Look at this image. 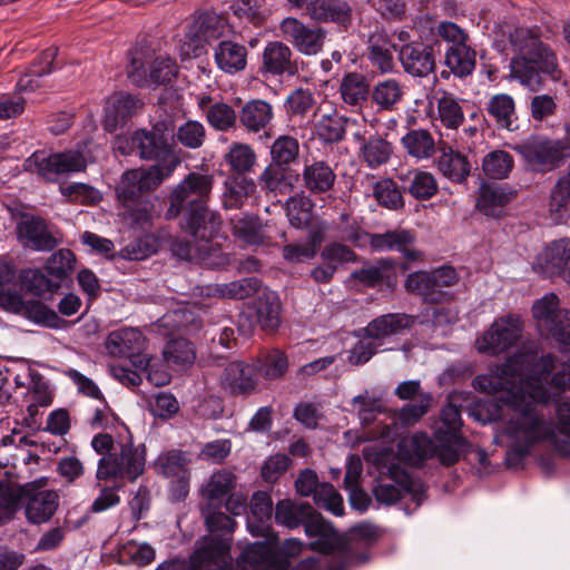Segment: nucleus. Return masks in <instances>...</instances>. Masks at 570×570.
<instances>
[{"label":"nucleus","instance_id":"37998d69","mask_svg":"<svg viewBox=\"0 0 570 570\" xmlns=\"http://www.w3.org/2000/svg\"><path fill=\"white\" fill-rule=\"evenodd\" d=\"M442 426L435 432L439 441H453L458 446H468V440L460 434L462 428L460 406L449 402L441 411Z\"/></svg>","mask_w":570,"mask_h":570},{"label":"nucleus","instance_id":"423d86ee","mask_svg":"<svg viewBox=\"0 0 570 570\" xmlns=\"http://www.w3.org/2000/svg\"><path fill=\"white\" fill-rule=\"evenodd\" d=\"M126 72L134 86L155 89L171 86L178 76V66L170 58L157 57L150 41L142 38L129 51Z\"/></svg>","mask_w":570,"mask_h":570},{"label":"nucleus","instance_id":"a211bd4d","mask_svg":"<svg viewBox=\"0 0 570 570\" xmlns=\"http://www.w3.org/2000/svg\"><path fill=\"white\" fill-rule=\"evenodd\" d=\"M285 38L302 53L317 55L324 46L326 31L323 28H309L296 18H285L281 23Z\"/></svg>","mask_w":570,"mask_h":570},{"label":"nucleus","instance_id":"052dcab7","mask_svg":"<svg viewBox=\"0 0 570 570\" xmlns=\"http://www.w3.org/2000/svg\"><path fill=\"white\" fill-rule=\"evenodd\" d=\"M289 363L285 352L273 348L266 352L256 365L257 375L259 374L267 381H275L282 379L287 370Z\"/></svg>","mask_w":570,"mask_h":570},{"label":"nucleus","instance_id":"a18cd8bd","mask_svg":"<svg viewBox=\"0 0 570 570\" xmlns=\"http://www.w3.org/2000/svg\"><path fill=\"white\" fill-rule=\"evenodd\" d=\"M400 179L403 181V190L417 200H429L438 194L436 179L428 171L413 170Z\"/></svg>","mask_w":570,"mask_h":570},{"label":"nucleus","instance_id":"ddd939ff","mask_svg":"<svg viewBox=\"0 0 570 570\" xmlns=\"http://www.w3.org/2000/svg\"><path fill=\"white\" fill-rule=\"evenodd\" d=\"M16 235L19 244L23 248L37 252H51L59 242L45 218L39 215L21 213L16 225Z\"/></svg>","mask_w":570,"mask_h":570},{"label":"nucleus","instance_id":"dca6fc26","mask_svg":"<svg viewBox=\"0 0 570 570\" xmlns=\"http://www.w3.org/2000/svg\"><path fill=\"white\" fill-rule=\"evenodd\" d=\"M521 333L522 324L518 317H501L478 341L479 351L490 355L503 353L518 342Z\"/></svg>","mask_w":570,"mask_h":570},{"label":"nucleus","instance_id":"2f4dec72","mask_svg":"<svg viewBox=\"0 0 570 570\" xmlns=\"http://www.w3.org/2000/svg\"><path fill=\"white\" fill-rule=\"evenodd\" d=\"M273 117L272 105L263 99H252L245 102L238 111L239 125L248 132L254 134L264 130Z\"/></svg>","mask_w":570,"mask_h":570},{"label":"nucleus","instance_id":"f3484780","mask_svg":"<svg viewBox=\"0 0 570 570\" xmlns=\"http://www.w3.org/2000/svg\"><path fill=\"white\" fill-rule=\"evenodd\" d=\"M142 107L144 102L137 96L126 91L114 92L104 108L102 128L109 134L124 128Z\"/></svg>","mask_w":570,"mask_h":570},{"label":"nucleus","instance_id":"0e129e2a","mask_svg":"<svg viewBox=\"0 0 570 570\" xmlns=\"http://www.w3.org/2000/svg\"><path fill=\"white\" fill-rule=\"evenodd\" d=\"M76 267V256L67 248L53 253L46 262L45 271L53 279L61 282L69 277Z\"/></svg>","mask_w":570,"mask_h":570},{"label":"nucleus","instance_id":"6e6d98bb","mask_svg":"<svg viewBox=\"0 0 570 570\" xmlns=\"http://www.w3.org/2000/svg\"><path fill=\"white\" fill-rule=\"evenodd\" d=\"M229 9L240 23H248L254 27H262L269 14V11L259 0H235Z\"/></svg>","mask_w":570,"mask_h":570},{"label":"nucleus","instance_id":"f704fd0d","mask_svg":"<svg viewBox=\"0 0 570 570\" xmlns=\"http://www.w3.org/2000/svg\"><path fill=\"white\" fill-rule=\"evenodd\" d=\"M488 117L495 124L498 129L512 131L517 129L513 126L517 120L515 101L508 94L493 95L485 106Z\"/></svg>","mask_w":570,"mask_h":570},{"label":"nucleus","instance_id":"39448f33","mask_svg":"<svg viewBox=\"0 0 570 570\" xmlns=\"http://www.w3.org/2000/svg\"><path fill=\"white\" fill-rule=\"evenodd\" d=\"M299 141L289 135L278 136L271 146V163L258 177L261 189L274 195L292 193L301 180Z\"/></svg>","mask_w":570,"mask_h":570},{"label":"nucleus","instance_id":"c756f323","mask_svg":"<svg viewBox=\"0 0 570 570\" xmlns=\"http://www.w3.org/2000/svg\"><path fill=\"white\" fill-rule=\"evenodd\" d=\"M247 48L233 40H222L214 49L217 67L226 73H237L247 66Z\"/></svg>","mask_w":570,"mask_h":570},{"label":"nucleus","instance_id":"3c124183","mask_svg":"<svg viewBox=\"0 0 570 570\" xmlns=\"http://www.w3.org/2000/svg\"><path fill=\"white\" fill-rule=\"evenodd\" d=\"M28 490H32V483L19 485L7 473L0 475V509L8 513L17 512L23 504Z\"/></svg>","mask_w":570,"mask_h":570},{"label":"nucleus","instance_id":"20e7f679","mask_svg":"<svg viewBox=\"0 0 570 570\" xmlns=\"http://www.w3.org/2000/svg\"><path fill=\"white\" fill-rule=\"evenodd\" d=\"M114 439L108 433H99L91 440L92 449L101 454L96 478L99 481L127 480L135 482L145 471L146 448L134 445L132 441L120 444V451H114Z\"/></svg>","mask_w":570,"mask_h":570},{"label":"nucleus","instance_id":"ea45409f","mask_svg":"<svg viewBox=\"0 0 570 570\" xmlns=\"http://www.w3.org/2000/svg\"><path fill=\"white\" fill-rule=\"evenodd\" d=\"M160 326L173 332L190 334L202 327V318L193 306L183 305L168 311L160 320Z\"/></svg>","mask_w":570,"mask_h":570},{"label":"nucleus","instance_id":"c9c22d12","mask_svg":"<svg viewBox=\"0 0 570 570\" xmlns=\"http://www.w3.org/2000/svg\"><path fill=\"white\" fill-rule=\"evenodd\" d=\"M324 242V232L314 228L308 232L304 243H289L283 246V258L289 264H299L313 259Z\"/></svg>","mask_w":570,"mask_h":570},{"label":"nucleus","instance_id":"c03bdc74","mask_svg":"<svg viewBox=\"0 0 570 570\" xmlns=\"http://www.w3.org/2000/svg\"><path fill=\"white\" fill-rule=\"evenodd\" d=\"M541 29L534 27H517L509 32V43L514 52L513 57H527L532 55L543 45Z\"/></svg>","mask_w":570,"mask_h":570},{"label":"nucleus","instance_id":"9b49d317","mask_svg":"<svg viewBox=\"0 0 570 570\" xmlns=\"http://www.w3.org/2000/svg\"><path fill=\"white\" fill-rule=\"evenodd\" d=\"M218 386L228 397L247 399L258 386L256 365L245 361H230L218 375Z\"/></svg>","mask_w":570,"mask_h":570},{"label":"nucleus","instance_id":"8fccbe9b","mask_svg":"<svg viewBox=\"0 0 570 570\" xmlns=\"http://www.w3.org/2000/svg\"><path fill=\"white\" fill-rule=\"evenodd\" d=\"M21 286L35 296L42 297L47 293H55L60 284L53 281L47 272L39 268H24L18 274Z\"/></svg>","mask_w":570,"mask_h":570},{"label":"nucleus","instance_id":"603ef678","mask_svg":"<svg viewBox=\"0 0 570 570\" xmlns=\"http://www.w3.org/2000/svg\"><path fill=\"white\" fill-rule=\"evenodd\" d=\"M256 189L253 179L245 176L229 177L225 181V191L223 194V204L225 208L238 209L243 206L244 202Z\"/></svg>","mask_w":570,"mask_h":570},{"label":"nucleus","instance_id":"f8f14e48","mask_svg":"<svg viewBox=\"0 0 570 570\" xmlns=\"http://www.w3.org/2000/svg\"><path fill=\"white\" fill-rule=\"evenodd\" d=\"M165 180L156 170L153 173L146 169L126 170L116 186V198L120 207L149 199L151 198L149 193L158 188Z\"/></svg>","mask_w":570,"mask_h":570},{"label":"nucleus","instance_id":"412c9836","mask_svg":"<svg viewBox=\"0 0 570 570\" xmlns=\"http://www.w3.org/2000/svg\"><path fill=\"white\" fill-rule=\"evenodd\" d=\"M415 239L412 230L397 228L371 236V248L375 252H399L404 258L403 262L410 265V262H416L423 257V254L413 247Z\"/></svg>","mask_w":570,"mask_h":570},{"label":"nucleus","instance_id":"e2e57ef3","mask_svg":"<svg viewBox=\"0 0 570 570\" xmlns=\"http://www.w3.org/2000/svg\"><path fill=\"white\" fill-rule=\"evenodd\" d=\"M235 475L232 472L214 473L204 489V495L210 505H220L223 499L235 488Z\"/></svg>","mask_w":570,"mask_h":570},{"label":"nucleus","instance_id":"4d7b16f0","mask_svg":"<svg viewBox=\"0 0 570 570\" xmlns=\"http://www.w3.org/2000/svg\"><path fill=\"white\" fill-rule=\"evenodd\" d=\"M256 318L265 332H275L281 324V302L275 295L259 296L256 302Z\"/></svg>","mask_w":570,"mask_h":570},{"label":"nucleus","instance_id":"4c0bfd02","mask_svg":"<svg viewBox=\"0 0 570 570\" xmlns=\"http://www.w3.org/2000/svg\"><path fill=\"white\" fill-rule=\"evenodd\" d=\"M311 510L312 504L308 502L282 499L275 505V522L291 530L297 529L303 527Z\"/></svg>","mask_w":570,"mask_h":570},{"label":"nucleus","instance_id":"5701e85b","mask_svg":"<svg viewBox=\"0 0 570 570\" xmlns=\"http://www.w3.org/2000/svg\"><path fill=\"white\" fill-rule=\"evenodd\" d=\"M28 490L23 504L26 517L33 524H41L51 519L59 505V495L53 490H40L36 482Z\"/></svg>","mask_w":570,"mask_h":570},{"label":"nucleus","instance_id":"5fc2aeb1","mask_svg":"<svg viewBox=\"0 0 570 570\" xmlns=\"http://www.w3.org/2000/svg\"><path fill=\"white\" fill-rule=\"evenodd\" d=\"M314 203L303 191L291 196L286 202V214L295 228H306L313 220Z\"/></svg>","mask_w":570,"mask_h":570},{"label":"nucleus","instance_id":"aec40b11","mask_svg":"<svg viewBox=\"0 0 570 570\" xmlns=\"http://www.w3.org/2000/svg\"><path fill=\"white\" fill-rule=\"evenodd\" d=\"M259 72L274 77H294L299 72L298 61L293 58V51L286 43L269 41L262 53Z\"/></svg>","mask_w":570,"mask_h":570},{"label":"nucleus","instance_id":"69168bd1","mask_svg":"<svg viewBox=\"0 0 570 570\" xmlns=\"http://www.w3.org/2000/svg\"><path fill=\"white\" fill-rule=\"evenodd\" d=\"M21 315L36 324L50 328H60L66 323L52 308L37 299L27 301Z\"/></svg>","mask_w":570,"mask_h":570},{"label":"nucleus","instance_id":"4468645a","mask_svg":"<svg viewBox=\"0 0 570 570\" xmlns=\"http://www.w3.org/2000/svg\"><path fill=\"white\" fill-rule=\"evenodd\" d=\"M303 528L307 537L318 538L309 543V548L312 550L320 551L324 554H332L336 549H347L346 538L341 535L332 522L325 520L313 505L311 513L306 517Z\"/></svg>","mask_w":570,"mask_h":570},{"label":"nucleus","instance_id":"bf43d9fd","mask_svg":"<svg viewBox=\"0 0 570 570\" xmlns=\"http://www.w3.org/2000/svg\"><path fill=\"white\" fill-rule=\"evenodd\" d=\"M405 193L402 186H397L392 178H384L375 183L373 196L382 207L391 210H400L405 206L403 198Z\"/></svg>","mask_w":570,"mask_h":570},{"label":"nucleus","instance_id":"4be33fe9","mask_svg":"<svg viewBox=\"0 0 570 570\" xmlns=\"http://www.w3.org/2000/svg\"><path fill=\"white\" fill-rule=\"evenodd\" d=\"M518 196V190L508 185H493L482 183L475 207L487 217L500 219L505 216V207Z\"/></svg>","mask_w":570,"mask_h":570},{"label":"nucleus","instance_id":"f257e3e1","mask_svg":"<svg viewBox=\"0 0 570 570\" xmlns=\"http://www.w3.org/2000/svg\"><path fill=\"white\" fill-rule=\"evenodd\" d=\"M556 368V358L549 353L538 356L535 352H519L500 365L494 373L476 375L472 386L482 393H503L501 401L513 409L521 407L524 393L521 383L531 387V397L535 402L548 404L554 394L544 385Z\"/></svg>","mask_w":570,"mask_h":570},{"label":"nucleus","instance_id":"338daca9","mask_svg":"<svg viewBox=\"0 0 570 570\" xmlns=\"http://www.w3.org/2000/svg\"><path fill=\"white\" fill-rule=\"evenodd\" d=\"M163 356L168 364L177 365L193 364L196 358L193 343L181 336L168 340Z\"/></svg>","mask_w":570,"mask_h":570},{"label":"nucleus","instance_id":"a878e982","mask_svg":"<svg viewBox=\"0 0 570 570\" xmlns=\"http://www.w3.org/2000/svg\"><path fill=\"white\" fill-rule=\"evenodd\" d=\"M301 179L311 195H323L333 190L337 176L326 160L313 159L312 163H305Z\"/></svg>","mask_w":570,"mask_h":570},{"label":"nucleus","instance_id":"0eeeda50","mask_svg":"<svg viewBox=\"0 0 570 570\" xmlns=\"http://www.w3.org/2000/svg\"><path fill=\"white\" fill-rule=\"evenodd\" d=\"M510 68L511 77L533 92L543 88L547 77L552 81L562 77L557 56L547 43L525 58L512 57Z\"/></svg>","mask_w":570,"mask_h":570},{"label":"nucleus","instance_id":"7ed1b4c3","mask_svg":"<svg viewBox=\"0 0 570 570\" xmlns=\"http://www.w3.org/2000/svg\"><path fill=\"white\" fill-rule=\"evenodd\" d=\"M132 144L140 159L154 163L146 170H156L164 179H168L183 161L180 150L176 149L175 121L170 118L159 119L150 128L135 130Z\"/></svg>","mask_w":570,"mask_h":570},{"label":"nucleus","instance_id":"393cba45","mask_svg":"<svg viewBox=\"0 0 570 570\" xmlns=\"http://www.w3.org/2000/svg\"><path fill=\"white\" fill-rule=\"evenodd\" d=\"M544 277L570 273V246L564 239L552 242L537 258L534 266Z\"/></svg>","mask_w":570,"mask_h":570},{"label":"nucleus","instance_id":"bb28decb","mask_svg":"<svg viewBox=\"0 0 570 570\" xmlns=\"http://www.w3.org/2000/svg\"><path fill=\"white\" fill-rule=\"evenodd\" d=\"M233 29L234 26L228 22L224 14H218L215 11H204L189 26L187 37L193 41H209L219 39Z\"/></svg>","mask_w":570,"mask_h":570},{"label":"nucleus","instance_id":"c85d7f7f","mask_svg":"<svg viewBox=\"0 0 570 570\" xmlns=\"http://www.w3.org/2000/svg\"><path fill=\"white\" fill-rule=\"evenodd\" d=\"M307 10L317 21L335 22L344 28L352 23V8L343 0H313Z\"/></svg>","mask_w":570,"mask_h":570},{"label":"nucleus","instance_id":"6e6552de","mask_svg":"<svg viewBox=\"0 0 570 570\" xmlns=\"http://www.w3.org/2000/svg\"><path fill=\"white\" fill-rule=\"evenodd\" d=\"M512 148L533 171L546 174L561 167L570 158V137L560 139L533 137Z\"/></svg>","mask_w":570,"mask_h":570},{"label":"nucleus","instance_id":"473e14b6","mask_svg":"<svg viewBox=\"0 0 570 570\" xmlns=\"http://www.w3.org/2000/svg\"><path fill=\"white\" fill-rule=\"evenodd\" d=\"M58 56L57 47H49L41 51L38 58L17 82L18 91H32L39 87V78L52 72V65Z\"/></svg>","mask_w":570,"mask_h":570},{"label":"nucleus","instance_id":"79ce46f5","mask_svg":"<svg viewBox=\"0 0 570 570\" xmlns=\"http://www.w3.org/2000/svg\"><path fill=\"white\" fill-rule=\"evenodd\" d=\"M343 101L352 107H363L371 98V87L366 77L360 72L346 73L340 85Z\"/></svg>","mask_w":570,"mask_h":570},{"label":"nucleus","instance_id":"a19ab883","mask_svg":"<svg viewBox=\"0 0 570 570\" xmlns=\"http://www.w3.org/2000/svg\"><path fill=\"white\" fill-rule=\"evenodd\" d=\"M355 138L362 142L360 154L363 161L370 168H377L390 160L393 154V147L392 144L383 137L374 135L366 139L360 134H356Z\"/></svg>","mask_w":570,"mask_h":570},{"label":"nucleus","instance_id":"680f3d73","mask_svg":"<svg viewBox=\"0 0 570 570\" xmlns=\"http://www.w3.org/2000/svg\"><path fill=\"white\" fill-rule=\"evenodd\" d=\"M401 141L407 154L415 158H429L435 151L434 139L426 129H411Z\"/></svg>","mask_w":570,"mask_h":570},{"label":"nucleus","instance_id":"7c9ffc66","mask_svg":"<svg viewBox=\"0 0 570 570\" xmlns=\"http://www.w3.org/2000/svg\"><path fill=\"white\" fill-rule=\"evenodd\" d=\"M444 63L450 70H443L442 78L448 79L450 73L458 78H466L473 73L476 67V51L468 43L448 47Z\"/></svg>","mask_w":570,"mask_h":570},{"label":"nucleus","instance_id":"6ab92c4d","mask_svg":"<svg viewBox=\"0 0 570 570\" xmlns=\"http://www.w3.org/2000/svg\"><path fill=\"white\" fill-rule=\"evenodd\" d=\"M560 299L557 294L549 293L537 299L532 305V315L543 326L548 334L559 344L563 341V322L570 320V311L559 308Z\"/></svg>","mask_w":570,"mask_h":570},{"label":"nucleus","instance_id":"58836bf2","mask_svg":"<svg viewBox=\"0 0 570 570\" xmlns=\"http://www.w3.org/2000/svg\"><path fill=\"white\" fill-rule=\"evenodd\" d=\"M233 235L247 245H263V223L258 215L242 214L229 218Z\"/></svg>","mask_w":570,"mask_h":570},{"label":"nucleus","instance_id":"1a4fd4ad","mask_svg":"<svg viewBox=\"0 0 570 570\" xmlns=\"http://www.w3.org/2000/svg\"><path fill=\"white\" fill-rule=\"evenodd\" d=\"M409 269L406 262L392 257L379 258L374 264L365 259L361 268L351 273L350 278L364 288L394 289L397 285V273Z\"/></svg>","mask_w":570,"mask_h":570},{"label":"nucleus","instance_id":"13d9d810","mask_svg":"<svg viewBox=\"0 0 570 570\" xmlns=\"http://www.w3.org/2000/svg\"><path fill=\"white\" fill-rule=\"evenodd\" d=\"M513 168V156L502 149L488 153L482 160V170L484 175L491 179L501 180L508 178Z\"/></svg>","mask_w":570,"mask_h":570},{"label":"nucleus","instance_id":"49530a36","mask_svg":"<svg viewBox=\"0 0 570 570\" xmlns=\"http://www.w3.org/2000/svg\"><path fill=\"white\" fill-rule=\"evenodd\" d=\"M438 167L453 183H463L470 175V163L466 157L451 147L442 149Z\"/></svg>","mask_w":570,"mask_h":570},{"label":"nucleus","instance_id":"b1692460","mask_svg":"<svg viewBox=\"0 0 570 570\" xmlns=\"http://www.w3.org/2000/svg\"><path fill=\"white\" fill-rule=\"evenodd\" d=\"M514 433L523 435L525 443L532 445L549 438L552 431L542 415H539L531 403H525L520 409V416L510 421Z\"/></svg>","mask_w":570,"mask_h":570},{"label":"nucleus","instance_id":"864d4df0","mask_svg":"<svg viewBox=\"0 0 570 570\" xmlns=\"http://www.w3.org/2000/svg\"><path fill=\"white\" fill-rule=\"evenodd\" d=\"M224 158L230 171L236 174V177H242L253 170L257 156L249 145L233 142Z\"/></svg>","mask_w":570,"mask_h":570},{"label":"nucleus","instance_id":"774afa93","mask_svg":"<svg viewBox=\"0 0 570 570\" xmlns=\"http://www.w3.org/2000/svg\"><path fill=\"white\" fill-rule=\"evenodd\" d=\"M206 120L216 130L228 131L236 127L238 112L226 102L213 104L206 111Z\"/></svg>","mask_w":570,"mask_h":570},{"label":"nucleus","instance_id":"e433bc0d","mask_svg":"<svg viewBox=\"0 0 570 570\" xmlns=\"http://www.w3.org/2000/svg\"><path fill=\"white\" fill-rule=\"evenodd\" d=\"M414 324V318L403 313H390L377 316L365 327V334L373 340H381L386 336L397 334L402 330L410 328Z\"/></svg>","mask_w":570,"mask_h":570},{"label":"nucleus","instance_id":"2eb2a0df","mask_svg":"<svg viewBox=\"0 0 570 570\" xmlns=\"http://www.w3.org/2000/svg\"><path fill=\"white\" fill-rule=\"evenodd\" d=\"M439 40L431 43L411 41L399 48V60L404 71L412 77L424 78L434 72L436 59L434 48Z\"/></svg>","mask_w":570,"mask_h":570},{"label":"nucleus","instance_id":"09e8293b","mask_svg":"<svg viewBox=\"0 0 570 570\" xmlns=\"http://www.w3.org/2000/svg\"><path fill=\"white\" fill-rule=\"evenodd\" d=\"M404 96L401 83L393 78H389L375 83L371 89V99L380 110L392 111L396 108Z\"/></svg>","mask_w":570,"mask_h":570},{"label":"nucleus","instance_id":"f03ea898","mask_svg":"<svg viewBox=\"0 0 570 570\" xmlns=\"http://www.w3.org/2000/svg\"><path fill=\"white\" fill-rule=\"evenodd\" d=\"M213 186V175L187 174L169 193L165 218H179V226L185 233L195 239L210 242L222 227L219 214L212 212L207 204Z\"/></svg>","mask_w":570,"mask_h":570},{"label":"nucleus","instance_id":"72a5a7b5","mask_svg":"<svg viewBox=\"0 0 570 570\" xmlns=\"http://www.w3.org/2000/svg\"><path fill=\"white\" fill-rule=\"evenodd\" d=\"M549 213L556 224H564L570 218V165L551 189Z\"/></svg>","mask_w":570,"mask_h":570},{"label":"nucleus","instance_id":"9d476101","mask_svg":"<svg viewBox=\"0 0 570 570\" xmlns=\"http://www.w3.org/2000/svg\"><path fill=\"white\" fill-rule=\"evenodd\" d=\"M24 170L36 173L50 180L53 175L77 173L86 168V161L79 151H66L48 155L37 150L23 163Z\"/></svg>","mask_w":570,"mask_h":570},{"label":"nucleus","instance_id":"de8ad7c7","mask_svg":"<svg viewBox=\"0 0 570 570\" xmlns=\"http://www.w3.org/2000/svg\"><path fill=\"white\" fill-rule=\"evenodd\" d=\"M155 204L151 198L120 207L119 215L130 228L149 230L153 226Z\"/></svg>","mask_w":570,"mask_h":570},{"label":"nucleus","instance_id":"cd10ccee","mask_svg":"<svg viewBox=\"0 0 570 570\" xmlns=\"http://www.w3.org/2000/svg\"><path fill=\"white\" fill-rule=\"evenodd\" d=\"M105 347L109 355L127 358L138 352H144L146 338L142 333L136 328H121L111 332L107 336Z\"/></svg>","mask_w":570,"mask_h":570}]
</instances>
